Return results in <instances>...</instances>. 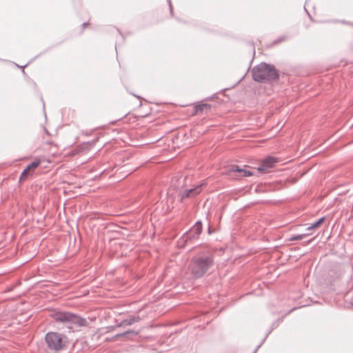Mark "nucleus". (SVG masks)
Listing matches in <instances>:
<instances>
[{
	"label": "nucleus",
	"mask_w": 353,
	"mask_h": 353,
	"mask_svg": "<svg viewBox=\"0 0 353 353\" xmlns=\"http://www.w3.org/2000/svg\"><path fill=\"white\" fill-rule=\"evenodd\" d=\"M214 263V253L207 249L192 258L188 265V271L193 279H199L213 266Z\"/></svg>",
	"instance_id": "f257e3e1"
},
{
	"label": "nucleus",
	"mask_w": 353,
	"mask_h": 353,
	"mask_svg": "<svg viewBox=\"0 0 353 353\" xmlns=\"http://www.w3.org/2000/svg\"><path fill=\"white\" fill-rule=\"evenodd\" d=\"M253 79L256 81L276 80L279 75L276 70L272 66L261 63L252 70Z\"/></svg>",
	"instance_id": "f03ea898"
},
{
	"label": "nucleus",
	"mask_w": 353,
	"mask_h": 353,
	"mask_svg": "<svg viewBox=\"0 0 353 353\" xmlns=\"http://www.w3.org/2000/svg\"><path fill=\"white\" fill-rule=\"evenodd\" d=\"M57 321L78 326H85L88 322L85 319L67 312H54L51 314Z\"/></svg>",
	"instance_id": "7ed1b4c3"
},
{
	"label": "nucleus",
	"mask_w": 353,
	"mask_h": 353,
	"mask_svg": "<svg viewBox=\"0 0 353 353\" xmlns=\"http://www.w3.org/2000/svg\"><path fill=\"white\" fill-rule=\"evenodd\" d=\"M203 230L202 223L198 221L188 232H186L180 239L181 241L187 244L188 242H192L199 239Z\"/></svg>",
	"instance_id": "20e7f679"
},
{
	"label": "nucleus",
	"mask_w": 353,
	"mask_h": 353,
	"mask_svg": "<svg viewBox=\"0 0 353 353\" xmlns=\"http://www.w3.org/2000/svg\"><path fill=\"white\" fill-rule=\"evenodd\" d=\"M45 339L48 347L50 349L60 350L63 348V338L61 334L57 332H49L46 334Z\"/></svg>",
	"instance_id": "39448f33"
},
{
	"label": "nucleus",
	"mask_w": 353,
	"mask_h": 353,
	"mask_svg": "<svg viewBox=\"0 0 353 353\" xmlns=\"http://www.w3.org/2000/svg\"><path fill=\"white\" fill-rule=\"evenodd\" d=\"M278 161V159L273 158L272 156H268L258 168V171L265 173L269 172L270 169L274 167V163Z\"/></svg>",
	"instance_id": "423d86ee"
},
{
	"label": "nucleus",
	"mask_w": 353,
	"mask_h": 353,
	"mask_svg": "<svg viewBox=\"0 0 353 353\" xmlns=\"http://www.w3.org/2000/svg\"><path fill=\"white\" fill-rule=\"evenodd\" d=\"M40 164V161L36 160L31 163L28 164L26 169L22 172L19 181H26L30 175L32 174L33 170L37 168Z\"/></svg>",
	"instance_id": "0eeeda50"
},
{
	"label": "nucleus",
	"mask_w": 353,
	"mask_h": 353,
	"mask_svg": "<svg viewBox=\"0 0 353 353\" xmlns=\"http://www.w3.org/2000/svg\"><path fill=\"white\" fill-rule=\"evenodd\" d=\"M202 186L203 185L201 184L196 186L194 188L185 190L182 194L181 199L185 198L194 197L199 194L201 192Z\"/></svg>",
	"instance_id": "6e6552de"
},
{
	"label": "nucleus",
	"mask_w": 353,
	"mask_h": 353,
	"mask_svg": "<svg viewBox=\"0 0 353 353\" xmlns=\"http://www.w3.org/2000/svg\"><path fill=\"white\" fill-rule=\"evenodd\" d=\"M211 110V106L207 103L198 104L194 105L193 114H201L203 113H207Z\"/></svg>",
	"instance_id": "1a4fd4ad"
},
{
	"label": "nucleus",
	"mask_w": 353,
	"mask_h": 353,
	"mask_svg": "<svg viewBox=\"0 0 353 353\" xmlns=\"http://www.w3.org/2000/svg\"><path fill=\"white\" fill-rule=\"evenodd\" d=\"M232 172L238 173L237 176H250L253 175V173L245 168H240L238 165H233L231 169Z\"/></svg>",
	"instance_id": "9d476101"
},
{
	"label": "nucleus",
	"mask_w": 353,
	"mask_h": 353,
	"mask_svg": "<svg viewBox=\"0 0 353 353\" xmlns=\"http://www.w3.org/2000/svg\"><path fill=\"white\" fill-rule=\"evenodd\" d=\"M141 321V318L139 316H131L129 318L123 320L119 326H126V325H130L134 323H137Z\"/></svg>",
	"instance_id": "9b49d317"
},
{
	"label": "nucleus",
	"mask_w": 353,
	"mask_h": 353,
	"mask_svg": "<svg viewBox=\"0 0 353 353\" xmlns=\"http://www.w3.org/2000/svg\"><path fill=\"white\" fill-rule=\"evenodd\" d=\"M325 220V216L321 217L317 221L312 223L310 225V226H309L307 228V230H314V229L319 228L323 223Z\"/></svg>",
	"instance_id": "f8f14e48"
},
{
	"label": "nucleus",
	"mask_w": 353,
	"mask_h": 353,
	"mask_svg": "<svg viewBox=\"0 0 353 353\" xmlns=\"http://www.w3.org/2000/svg\"><path fill=\"white\" fill-rule=\"evenodd\" d=\"M308 235H309V234H302L293 235V236H292L289 239V241H299V240L303 239L304 237H305V236H307Z\"/></svg>",
	"instance_id": "ddd939ff"
},
{
	"label": "nucleus",
	"mask_w": 353,
	"mask_h": 353,
	"mask_svg": "<svg viewBox=\"0 0 353 353\" xmlns=\"http://www.w3.org/2000/svg\"><path fill=\"white\" fill-rule=\"evenodd\" d=\"M130 331H128V332H124V333H123V334H118V335H117V336H124V335H125L126 334L130 333Z\"/></svg>",
	"instance_id": "4468645a"
}]
</instances>
